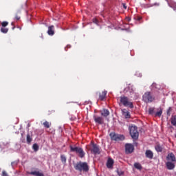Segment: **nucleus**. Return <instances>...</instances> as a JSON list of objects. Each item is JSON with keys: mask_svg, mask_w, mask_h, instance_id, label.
I'll return each instance as SVG.
<instances>
[{"mask_svg": "<svg viewBox=\"0 0 176 176\" xmlns=\"http://www.w3.org/2000/svg\"><path fill=\"white\" fill-rule=\"evenodd\" d=\"M92 21H93V23H94V24L98 25V19L94 18V19H93Z\"/></svg>", "mask_w": 176, "mask_h": 176, "instance_id": "7c9ffc66", "label": "nucleus"}, {"mask_svg": "<svg viewBox=\"0 0 176 176\" xmlns=\"http://www.w3.org/2000/svg\"><path fill=\"white\" fill-rule=\"evenodd\" d=\"M47 34L51 36H52V35H54V25H51L48 27Z\"/></svg>", "mask_w": 176, "mask_h": 176, "instance_id": "a211bd4d", "label": "nucleus"}, {"mask_svg": "<svg viewBox=\"0 0 176 176\" xmlns=\"http://www.w3.org/2000/svg\"><path fill=\"white\" fill-rule=\"evenodd\" d=\"M94 120L98 124H104V118L102 117L94 116Z\"/></svg>", "mask_w": 176, "mask_h": 176, "instance_id": "9d476101", "label": "nucleus"}, {"mask_svg": "<svg viewBox=\"0 0 176 176\" xmlns=\"http://www.w3.org/2000/svg\"><path fill=\"white\" fill-rule=\"evenodd\" d=\"M60 159H61L62 163H64V164L67 163V157H65V155H60Z\"/></svg>", "mask_w": 176, "mask_h": 176, "instance_id": "a878e982", "label": "nucleus"}, {"mask_svg": "<svg viewBox=\"0 0 176 176\" xmlns=\"http://www.w3.org/2000/svg\"><path fill=\"white\" fill-rule=\"evenodd\" d=\"M109 135L112 141H124V135L116 134L115 132H111Z\"/></svg>", "mask_w": 176, "mask_h": 176, "instance_id": "423d86ee", "label": "nucleus"}, {"mask_svg": "<svg viewBox=\"0 0 176 176\" xmlns=\"http://www.w3.org/2000/svg\"><path fill=\"white\" fill-rule=\"evenodd\" d=\"M167 2L170 8H172L173 10H176V3L173 0H167Z\"/></svg>", "mask_w": 176, "mask_h": 176, "instance_id": "2eb2a0df", "label": "nucleus"}, {"mask_svg": "<svg viewBox=\"0 0 176 176\" xmlns=\"http://www.w3.org/2000/svg\"><path fill=\"white\" fill-rule=\"evenodd\" d=\"M1 176H8V173H6V171L3 170V171H2Z\"/></svg>", "mask_w": 176, "mask_h": 176, "instance_id": "473e14b6", "label": "nucleus"}, {"mask_svg": "<svg viewBox=\"0 0 176 176\" xmlns=\"http://www.w3.org/2000/svg\"><path fill=\"white\" fill-rule=\"evenodd\" d=\"M8 31H9V29H8L6 28H1V32H2L3 34H8Z\"/></svg>", "mask_w": 176, "mask_h": 176, "instance_id": "b1692460", "label": "nucleus"}, {"mask_svg": "<svg viewBox=\"0 0 176 176\" xmlns=\"http://www.w3.org/2000/svg\"><path fill=\"white\" fill-rule=\"evenodd\" d=\"M123 115L126 118V119H130V112L127 111L126 109H124L122 110Z\"/></svg>", "mask_w": 176, "mask_h": 176, "instance_id": "aec40b11", "label": "nucleus"}, {"mask_svg": "<svg viewBox=\"0 0 176 176\" xmlns=\"http://www.w3.org/2000/svg\"><path fill=\"white\" fill-rule=\"evenodd\" d=\"M91 153L94 155H100V146L93 143L92 144V148H91Z\"/></svg>", "mask_w": 176, "mask_h": 176, "instance_id": "0eeeda50", "label": "nucleus"}, {"mask_svg": "<svg viewBox=\"0 0 176 176\" xmlns=\"http://www.w3.org/2000/svg\"><path fill=\"white\" fill-rule=\"evenodd\" d=\"M33 149L35 152H36L38 151V149H39V146H38L36 144H33Z\"/></svg>", "mask_w": 176, "mask_h": 176, "instance_id": "bb28decb", "label": "nucleus"}, {"mask_svg": "<svg viewBox=\"0 0 176 176\" xmlns=\"http://www.w3.org/2000/svg\"><path fill=\"white\" fill-rule=\"evenodd\" d=\"M114 161L112 158H109L107 162V168H113Z\"/></svg>", "mask_w": 176, "mask_h": 176, "instance_id": "4468645a", "label": "nucleus"}, {"mask_svg": "<svg viewBox=\"0 0 176 176\" xmlns=\"http://www.w3.org/2000/svg\"><path fill=\"white\" fill-rule=\"evenodd\" d=\"M17 164H19V162H17V161H14L11 163L12 167H16V166H17Z\"/></svg>", "mask_w": 176, "mask_h": 176, "instance_id": "c756f323", "label": "nucleus"}, {"mask_svg": "<svg viewBox=\"0 0 176 176\" xmlns=\"http://www.w3.org/2000/svg\"><path fill=\"white\" fill-rule=\"evenodd\" d=\"M118 175H120V176L123 175V172H122V171H120V172L118 171Z\"/></svg>", "mask_w": 176, "mask_h": 176, "instance_id": "c9c22d12", "label": "nucleus"}, {"mask_svg": "<svg viewBox=\"0 0 176 176\" xmlns=\"http://www.w3.org/2000/svg\"><path fill=\"white\" fill-rule=\"evenodd\" d=\"M125 152L126 153H133L134 152V146L131 144H126L125 145Z\"/></svg>", "mask_w": 176, "mask_h": 176, "instance_id": "6e6552de", "label": "nucleus"}, {"mask_svg": "<svg viewBox=\"0 0 176 176\" xmlns=\"http://www.w3.org/2000/svg\"><path fill=\"white\" fill-rule=\"evenodd\" d=\"M175 163L176 162H167L166 163V166L168 170H174L175 168Z\"/></svg>", "mask_w": 176, "mask_h": 176, "instance_id": "9b49d317", "label": "nucleus"}, {"mask_svg": "<svg viewBox=\"0 0 176 176\" xmlns=\"http://www.w3.org/2000/svg\"><path fill=\"white\" fill-rule=\"evenodd\" d=\"M43 124L45 129H50V126H52V123L49 122L48 121L44 122Z\"/></svg>", "mask_w": 176, "mask_h": 176, "instance_id": "412c9836", "label": "nucleus"}, {"mask_svg": "<svg viewBox=\"0 0 176 176\" xmlns=\"http://www.w3.org/2000/svg\"><path fill=\"white\" fill-rule=\"evenodd\" d=\"M69 148L71 152H75L77 155H78L79 157H80L81 159L85 157L86 153H85L82 147H78L76 146L70 145Z\"/></svg>", "mask_w": 176, "mask_h": 176, "instance_id": "f03ea898", "label": "nucleus"}, {"mask_svg": "<svg viewBox=\"0 0 176 176\" xmlns=\"http://www.w3.org/2000/svg\"><path fill=\"white\" fill-rule=\"evenodd\" d=\"M74 167L76 171H79V173H89V170H90V166H89V164L86 162L80 161L74 165Z\"/></svg>", "mask_w": 176, "mask_h": 176, "instance_id": "f257e3e1", "label": "nucleus"}, {"mask_svg": "<svg viewBox=\"0 0 176 176\" xmlns=\"http://www.w3.org/2000/svg\"><path fill=\"white\" fill-rule=\"evenodd\" d=\"M166 160H167V162H171L173 163H176L175 155H174V153H168V155L166 156Z\"/></svg>", "mask_w": 176, "mask_h": 176, "instance_id": "1a4fd4ad", "label": "nucleus"}, {"mask_svg": "<svg viewBox=\"0 0 176 176\" xmlns=\"http://www.w3.org/2000/svg\"><path fill=\"white\" fill-rule=\"evenodd\" d=\"M171 112V107H169L168 109L167 110V115Z\"/></svg>", "mask_w": 176, "mask_h": 176, "instance_id": "72a5a7b5", "label": "nucleus"}, {"mask_svg": "<svg viewBox=\"0 0 176 176\" xmlns=\"http://www.w3.org/2000/svg\"><path fill=\"white\" fill-rule=\"evenodd\" d=\"M30 175H35V176H45V174L39 171V170H34L29 173Z\"/></svg>", "mask_w": 176, "mask_h": 176, "instance_id": "dca6fc26", "label": "nucleus"}, {"mask_svg": "<svg viewBox=\"0 0 176 176\" xmlns=\"http://www.w3.org/2000/svg\"><path fill=\"white\" fill-rule=\"evenodd\" d=\"M108 91H103L102 92H99V100L100 101H104V99L107 97Z\"/></svg>", "mask_w": 176, "mask_h": 176, "instance_id": "f8f14e48", "label": "nucleus"}, {"mask_svg": "<svg viewBox=\"0 0 176 176\" xmlns=\"http://www.w3.org/2000/svg\"><path fill=\"white\" fill-rule=\"evenodd\" d=\"M162 113H163V111L160 110L155 113V116H158L159 118H160L162 116Z\"/></svg>", "mask_w": 176, "mask_h": 176, "instance_id": "cd10ccee", "label": "nucleus"}, {"mask_svg": "<svg viewBox=\"0 0 176 176\" xmlns=\"http://www.w3.org/2000/svg\"><path fill=\"white\" fill-rule=\"evenodd\" d=\"M100 115L104 118H107V116H109L110 115L109 110L107 109H103L100 111Z\"/></svg>", "mask_w": 176, "mask_h": 176, "instance_id": "ddd939ff", "label": "nucleus"}, {"mask_svg": "<svg viewBox=\"0 0 176 176\" xmlns=\"http://www.w3.org/2000/svg\"><path fill=\"white\" fill-rule=\"evenodd\" d=\"M120 105H123L124 107H129V108H131L133 109L134 108V105L133 104V102H130L129 100V98L126 96H121L120 97Z\"/></svg>", "mask_w": 176, "mask_h": 176, "instance_id": "7ed1b4c3", "label": "nucleus"}, {"mask_svg": "<svg viewBox=\"0 0 176 176\" xmlns=\"http://www.w3.org/2000/svg\"><path fill=\"white\" fill-rule=\"evenodd\" d=\"M153 113H155V108L150 107L148 109V115H153Z\"/></svg>", "mask_w": 176, "mask_h": 176, "instance_id": "393cba45", "label": "nucleus"}, {"mask_svg": "<svg viewBox=\"0 0 176 176\" xmlns=\"http://www.w3.org/2000/svg\"><path fill=\"white\" fill-rule=\"evenodd\" d=\"M122 6L124 9H127V6H126V3H122Z\"/></svg>", "mask_w": 176, "mask_h": 176, "instance_id": "f704fd0d", "label": "nucleus"}, {"mask_svg": "<svg viewBox=\"0 0 176 176\" xmlns=\"http://www.w3.org/2000/svg\"><path fill=\"white\" fill-rule=\"evenodd\" d=\"M25 6H27V3H25Z\"/></svg>", "mask_w": 176, "mask_h": 176, "instance_id": "58836bf2", "label": "nucleus"}, {"mask_svg": "<svg viewBox=\"0 0 176 176\" xmlns=\"http://www.w3.org/2000/svg\"><path fill=\"white\" fill-rule=\"evenodd\" d=\"M175 138H176V135H175Z\"/></svg>", "mask_w": 176, "mask_h": 176, "instance_id": "a19ab883", "label": "nucleus"}, {"mask_svg": "<svg viewBox=\"0 0 176 176\" xmlns=\"http://www.w3.org/2000/svg\"><path fill=\"white\" fill-rule=\"evenodd\" d=\"M126 19L127 21H130L131 20V19L130 17H126Z\"/></svg>", "mask_w": 176, "mask_h": 176, "instance_id": "e433bc0d", "label": "nucleus"}, {"mask_svg": "<svg viewBox=\"0 0 176 176\" xmlns=\"http://www.w3.org/2000/svg\"><path fill=\"white\" fill-rule=\"evenodd\" d=\"M12 30H14V27L12 28Z\"/></svg>", "mask_w": 176, "mask_h": 176, "instance_id": "ea45409f", "label": "nucleus"}, {"mask_svg": "<svg viewBox=\"0 0 176 176\" xmlns=\"http://www.w3.org/2000/svg\"><path fill=\"white\" fill-rule=\"evenodd\" d=\"M138 20H141V17H139V18H138Z\"/></svg>", "mask_w": 176, "mask_h": 176, "instance_id": "4c0bfd02", "label": "nucleus"}, {"mask_svg": "<svg viewBox=\"0 0 176 176\" xmlns=\"http://www.w3.org/2000/svg\"><path fill=\"white\" fill-rule=\"evenodd\" d=\"M9 25V23L8 21H3L1 23V26L3 28L7 27V25Z\"/></svg>", "mask_w": 176, "mask_h": 176, "instance_id": "c85d7f7f", "label": "nucleus"}, {"mask_svg": "<svg viewBox=\"0 0 176 176\" xmlns=\"http://www.w3.org/2000/svg\"><path fill=\"white\" fill-rule=\"evenodd\" d=\"M133 166L135 168H136V170H139V171H141V170H142V165H141L140 162H135Z\"/></svg>", "mask_w": 176, "mask_h": 176, "instance_id": "6ab92c4d", "label": "nucleus"}, {"mask_svg": "<svg viewBox=\"0 0 176 176\" xmlns=\"http://www.w3.org/2000/svg\"><path fill=\"white\" fill-rule=\"evenodd\" d=\"M142 100L144 102H146V104H148L149 102H153V101H155V96H152L150 91H147L145 92L143 95Z\"/></svg>", "mask_w": 176, "mask_h": 176, "instance_id": "20e7f679", "label": "nucleus"}, {"mask_svg": "<svg viewBox=\"0 0 176 176\" xmlns=\"http://www.w3.org/2000/svg\"><path fill=\"white\" fill-rule=\"evenodd\" d=\"M26 141L28 144H31L32 142V138H31V135H30V133H28L27 135Z\"/></svg>", "mask_w": 176, "mask_h": 176, "instance_id": "4be33fe9", "label": "nucleus"}, {"mask_svg": "<svg viewBox=\"0 0 176 176\" xmlns=\"http://www.w3.org/2000/svg\"><path fill=\"white\" fill-rule=\"evenodd\" d=\"M129 133L130 135L133 138V140H138V128L135 126H132L129 127Z\"/></svg>", "mask_w": 176, "mask_h": 176, "instance_id": "39448f33", "label": "nucleus"}, {"mask_svg": "<svg viewBox=\"0 0 176 176\" xmlns=\"http://www.w3.org/2000/svg\"><path fill=\"white\" fill-rule=\"evenodd\" d=\"M19 13H20L19 11L17 12V14L15 16L16 20H18V21L20 20V16H19Z\"/></svg>", "mask_w": 176, "mask_h": 176, "instance_id": "2f4dec72", "label": "nucleus"}, {"mask_svg": "<svg viewBox=\"0 0 176 176\" xmlns=\"http://www.w3.org/2000/svg\"><path fill=\"white\" fill-rule=\"evenodd\" d=\"M155 150L157 151V152H162L163 147H162V146H160V144H157V146H155Z\"/></svg>", "mask_w": 176, "mask_h": 176, "instance_id": "5701e85b", "label": "nucleus"}, {"mask_svg": "<svg viewBox=\"0 0 176 176\" xmlns=\"http://www.w3.org/2000/svg\"><path fill=\"white\" fill-rule=\"evenodd\" d=\"M145 155L146 157H147L148 159H153V152H152V151L146 150Z\"/></svg>", "mask_w": 176, "mask_h": 176, "instance_id": "f3484780", "label": "nucleus"}]
</instances>
